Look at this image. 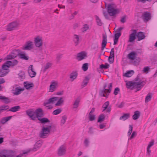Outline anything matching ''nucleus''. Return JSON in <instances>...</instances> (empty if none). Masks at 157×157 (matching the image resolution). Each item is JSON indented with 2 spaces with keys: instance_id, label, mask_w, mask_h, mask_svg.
I'll use <instances>...</instances> for the list:
<instances>
[{
  "instance_id": "nucleus-33",
  "label": "nucleus",
  "mask_w": 157,
  "mask_h": 157,
  "mask_svg": "<svg viewBox=\"0 0 157 157\" xmlns=\"http://www.w3.org/2000/svg\"><path fill=\"white\" fill-rule=\"evenodd\" d=\"M52 63L50 62H48L44 66L43 69L44 72H45L48 69L51 67Z\"/></svg>"
},
{
  "instance_id": "nucleus-39",
  "label": "nucleus",
  "mask_w": 157,
  "mask_h": 157,
  "mask_svg": "<svg viewBox=\"0 0 157 157\" xmlns=\"http://www.w3.org/2000/svg\"><path fill=\"white\" fill-rule=\"evenodd\" d=\"M39 120L42 123H48L50 122L48 119L46 118H39Z\"/></svg>"
},
{
  "instance_id": "nucleus-35",
  "label": "nucleus",
  "mask_w": 157,
  "mask_h": 157,
  "mask_svg": "<svg viewBox=\"0 0 157 157\" xmlns=\"http://www.w3.org/2000/svg\"><path fill=\"white\" fill-rule=\"evenodd\" d=\"M12 116H9L8 117H6L2 118L1 120V122L2 124H5L7 121L10 120L12 118Z\"/></svg>"
},
{
  "instance_id": "nucleus-23",
  "label": "nucleus",
  "mask_w": 157,
  "mask_h": 157,
  "mask_svg": "<svg viewBox=\"0 0 157 157\" xmlns=\"http://www.w3.org/2000/svg\"><path fill=\"white\" fill-rule=\"evenodd\" d=\"M64 100L63 97L59 98L58 99L55 104L56 106H59L62 105L64 102Z\"/></svg>"
},
{
  "instance_id": "nucleus-10",
  "label": "nucleus",
  "mask_w": 157,
  "mask_h": 157,
  "mask_svg": "<svg viewBox=\"0 0 157 157\" xmlns=\"http://www.w3.org/2000/svg\"><path fill=\"white\" fill-rule=\"evenodd\" d=\"M28 72L29 76L31 78L35 77L36 75L33 65H31L28 67Z\"/></svg>"
},
{
  "instance_id": "nucleus-16",
  "label": "nucleus",
  "mask_w": 157,
  "mask_h": 157,
  "mask_svg": "<svg viewBox=\"0 0 157 157\" xmlns=\"http://www.w3.org/2000/svg\"><path fill=\"white\" fill-rule=\"evenodd\" d=\"M103 40L101 43V49L103 50L105 48L107 43V36L106 34H104L102 35Z\"/></svg>"
},
{
  "instance_id": "nucleus-43",
  "label": "nucleus",
  "mask_w": 157,
  "mask_h": 157,
  "mask_svg": "<svg viewBox=\"0 0 157 157\" xmlns=\"http://www.w3.org/2000/svg\"><path fill=\"white\" fill-rule=\"evenodd\" d=\"M88 68V63H85L83 64L82 67V69L84 71H86Z\"/></svg>"
},
{
  "instance_id": "nucleus-62",
  "label": "nucleus",
  "mask_w": 157,
  "mask_h": 157,
  "mask_svg": "<svg viewBox=\"0 0 157 157\" xmlns=\"http://www.w3.org/2000/svg\"><path fill=\"white\" fill-rule=\"evenodd\" d=\"M151 153V150H150V148L147 147V155H150Z\"/></svg>"
},
{
  "instance_id": "nucleus-42",
  "label": "nucleus",
  "mask_w": 157,
  "mask_h": 157,
  "mask_svg": "<svg viewBox=\"0 0 157 157\" xmlns=\"http://www.w3.org/2000/svg\"><path fill=\"white\" fill-rule=\"evenodd\" d=\"M16 56V55H14L12 53L11 54H9L8 55L6 58V59H13Z\"/></svg>"
},
{
  "instance_id": "nucleus-56",
  "label": "nucleus",
  "mask_w": 157,
  "mask_h": 157,
  "mask_svg": "<svg viewBox=\"0 0 157 157\" xmlns=\"http://www.w3.org/2000/svg\"><path fill=\"white\" fill-rule=\"evenodd\" d=\"M136 135V132L134 131L132 133L131 136L130 137L129 139H132L134 138Z\"/></svg>"
},
{
  "instance_id": "nucleus-14",
  "label": "nucleus",
  "mask_w": 157,
  "mask_h": 157,
  "mask_svg": "<svg viewBox=\"0 0 157 157\" xmlns=\"http://www.w3.org/2000/svg\"><path fill=\"white\" fill-rule=\"evenodd\" d=\"M41 143L39 141L37 142L36 144L34 145V147H33V148L32 150H29L27 151H26L25 152H24L23 154H25L29 152H30L31 151H35L37 150L39 148L41 147Z\"/></svg>"
},
{
  "instance_id": "nucleus-9",
  "label": "nucleus",
  "mask_w": 157,
  "mask_h": 157,
  "mask_svg": "<svg viewBox=\"0 0 157 157\" xmlns=\"http://www.w3.org/2000/svg\"><path fill=\"white\" fill-rule=\"evenodd\" d=\"M66 151V147L62 145L59 147L58 149L57 154L59 156H62L65 155Z\"/></svg>"
},
{
  "instance_id": "nucleus-21",
  "label": "nucleus",
  "mask_w": 157,
  "mask_h": 157,
  "mask_svg": "<svg viewBox=\"0 0 157 157\" xmlns=\"http://www.w3.org/2000/svg\"><path fill=\"white\" fill-rule=\"evenodd\" d=\"M136 33V31L134 30H133V32L129 35V42H132L135 39Z\"/></svg>"
},
{
  "instance_id": "nucleus-52",
  "label": "nucleus",
  "mask_w": 157,
  "mask_h": 157,
  "mask_svg": "<svg viewBox=\"0 0 157 157\" xmlns=\"http://www.w3.org/2000/svg\"><path fill=\"white\" fill-rule=\"evenodd\" d=\"M7 66L10 68V67H12L11 65V61H8L4 63Z\"/></svg>"
},
{
  "instance_id": "nucleus-22",
  "label": "nucleus",
  "mask_w": 157,
  "mask_h": 157,
  "mask_svg": "<svg viewBox=\"0 0 157 157\" xmlns=\"http://www.w3.org/2000/svg\"><path fill=\"white\" fill-rule=\"evenodd\" d=\"M78 75L77 71H74L71 73L70 75V80L72 82L77 77Z\"/></svg>"
},
{
  "instance_id": "nucleus-45",
  "label": "nucleus",
  "mask_w": 157,
  "mask_h": 157,
  "mask_svg": "<svg viewBox=\"0 0 157 157\" xmlns=\"http://www.w3.org/2000/svg\"><path fill=\"white\" fill-rule=\"evenodd\" d=\"M89 80V79L88 78H86L82 82V86L83 87L86 86Z\"/></svg>"
},
{
  "instance_id": "nucleus-8",
  "label": "nucleus",
  "mask_w": 157,
  "mask_h": 157,
  "mask_svg": "<svg viewBox=\"0 0 157 157\" xmlns=\"http://www.w3.org/2000/svg\"><path fill=\"white\" fill-rule=\"evenodd\" d=\"M58 82L57 81H52L50 84L49 91L53 92L56 90L58 86Z\"/></svg>"
},
{
  "instance_id": "nucleus-20",
  "label": "nucleus",
  "mask_w": 157,
  "mask_h": 157,
  "mask_svg": "<svg viewBox=\"0 0 157 157\" xmlns=\"http://www.w3.org/2000/svg\"><path fill=\"white\" fill-rule=\"evenodd\" d=\"M24 87L27 90L32 89L34 86L33 83L29 82H24Z\"/></svg>"
},
{
  "instance_id": "nucleus-7",
  "label": "nucleus",
  "mask_w": 157,
  "mask_h": 157,
  "mask_svg": "<svg viewBox=\"0 0 157 157\" xmlns=\"http://www.w3.org/2000/svg\"><path fill=\"white\" fill-rule=\"evenodd\" d=\"M34 45L33 42L31 40L27 41L25 44L22 47V49L24 50H29L33 49Z\"/></svg>"
},
{
  "instance_id": "nucleus-1",
  "label": "nucleus",
  "mask_w": 157,
  "mask_h": 157,
  "mask_svg": "<svg viewBox=\"0 0 157 157\" xmlns=\"http://www.w3.org/2000/svg\"><path fill=\"white\" fill-rule=\"evenodd\" d=\"M145 84L146 82L142 81L138 77H137L133 81H129L126 83L127 88L136 89V91L140 90Z\"/></svg>"
},
{
  "instance_id": "nucleus-51",
  "label": "nucleus",
  "mask_w": 157,
  "mask_h": 157,
  "mask_svg": "<svg viewBox=\"0 0 157 157\" xmlns=\"http://www.w3.org/2000/svg\"><path fill=\"white\" fill-rule=\"evenodd\" d=\"M9 107L7 105H3L0 107V110L2 111L6 110L8 109Z\"/></svg>"
},
{
  "instance_id": "nucleus-12",
  "label": "nucleus",
  "mask_w": 157,
  "mask_h": 157,
  "mask_svg": "<svg viewBox=\"0 0 157 157\" xmlns=\"http://www.w3.org/2000/svg\"><path fill=\"white\" fill-rule=\"evenodd\" d=\"M27 115L32 119L35 120L36 119L35 111L33 109H29L26 111Z\"/></svg>"
},
{
  "instance_id": "nucleus-60",
  "label": "nucleus",
  "mask_w": 157,
  "mask_h": 157,
  "mask_svg": "<svg viewBox=\"0 0 157 157\" xmlns=\"http://www.w3.org/2000/svg\"><path fill=\"white\" fill-rule=\"evenodd\" d=\"M3 101L6 103H7L10 102V100L8 98L5 97L4 99L3 100Z\"/></svg>"
},
{
  "instance_id": "nucleus-26",
  "label": "nucleus",
  "mask_w": 157,
  "mask_h": 157,
  "mask_svg": "<svg viewBox=\"0 0 157 157\" xmlns=\"http://www.w3.org/2000/svg\"><path fill=\"white\" fill-rule=\"evenodd\" d=\"M136 36L138 38V41H140L145 38L144 34L142 32H140L138 33L136 35Z\"/></svg>"
},
{
  "instance_id": "nucleus-44",
  "label": "nucleus",
  "mask_w": 157,
  "mask_h": 157,
  "mask_svg": "<svg viewBox=\"0 0 157 157\" xmlns=\"http://www.w3.org/2000/svg\"><path fill=\"white\" fill-rule=\"evenodd\" d=\"M67 119V117L66 116H63L61 120V124L62 125L64 124L65 123Z\"/></svg>"
},
{
  "instance_id": "nucleus-36",
  "label": "nucleus",
  "mask_w": 157,
  "mask_h": 157,
  "mask_svg": "<svg viewBox=\"0 0 157 157\" xmlns=\"http://www.w3.org/2000/svg\"><path fill=\"white\" fill-rule=\"evenodd\" d=\"M130 114L129 113H126L123 115L122 116L120 117V119L123 121H125L129 118Z\"/></svg>"
},
{
  "instance_id": "nucleus-38",
  "label": "nucleus",
  "mask_w": 157,
  "mask_h": 157,
  "mask_svg": "<svg viewBox=\"0 0 157 157\" xmlns=\"http://www.w3.org/2000/svg\"><path fill=\"white\" fill-rule=\"evenodd\" d=\"M109 65L108 63H105L104 64H102L100 66V68L101 69H106L109 67Z\"/></svg>"
},
{
  "instance_id": "nucleus-55",
  "label": "nucleus",
  "mask_w": 157,
  "mask_h": 157,
  "mask_svg": "<svg viewBox=\"0 0 157 157\" xmlns=\"http://www.w3.org/2000/svg\"><path fill=\"white\" fill-rule=\"evenodd\" d=\"M149 69L150 68H149V67H145L143 69V71L144 73H147Z\"/></svg>"
},
{
  "instance_id": "nucleus-48",
  "label": "nucleus",
  "mask_w": 157,
  "mask_h": 157,
  "mask_svg": "<svg viewBox=\"0 0 157 157\" xmlns=\"http://www.w3.org/2000/svg\"><path fill=\"white\" fill-rule=\"evenodd\" d=\"M129 129L128 133V136H129L130 135H131L133 129V127L132 126L130 125H129Z\"/></svg>"
},
{
  "instance_id": "nucleus-4",
  "label": "nucleus",
  "mask_w": 157,
  "mask_h": 157,
  "mask_svg": "<svg viewBox=\"0 0 157 157\" xmlns=\"http://www.w3.org/2000/svg\"><path fill=\"white\" fill-rule=\"evenodd\" d=\"M14 152L11 150H4L0 152V157H13Z\"/></svg>"
},
{
  "instance_id": "nucleus-49",
  "label": "nucleus",
  "mask_w": 157,
  "mask_h": 157,
  "mask_svg": "<svg viewBox=\"0 0 157 157\" xmlns=\"http://www.w3.org/2000/svg\"><path fill=\"white\" fill-rule=\"evenodd\" d=\"M151 99V96L150 94H148L146 96L145 98L146 102H148Z\"/></svg>"
},
{
  "instance_id": "nucleus-2",
  "label": "nucleus",
  "mask_w": 157,
  "mask_h": 157,
  "mask_svg": "<svg viewBox=\"0 0 157 157\" xmlns=\"http://www.w3.org/2000/svg\"><path fill=\"white\" fill-rule=\"evenodd\" d=\"M34 43L36 47L40 48L42 47L43 44V40L42 36L38 35L34 38Z\"/></svg>"
},
{
  "instance_id": "nucleus-29",
  "label": "nucleus",
  "mask_w": 157,
  "mask_h": 157,
  "mask_svg": "<svg viewBox=\"0 0 157 157\" xmlns=\"http://www.w3.org/2000/svg\"><path fill=\"white\" fill-rule=\"evenodd\" d=\"M140 113L138 111H136L134 112V114L132 116V119L134 120L138 119L140 117Z\"/></svg>"
},
{
  "instance_id": "nucleus-25",
  "label": "nucleus",
  "mask_w": 157,
  "mask_h": 157,
  "mask_svg": "<svg viewBox=\"0 0 157 157\" xmlns=\"http://www.w3.org/2000/svg\"><path fill=\"white\" fill-rule=\"evenodd\" d=\"M136 53L134 52H131L128 55V58L132 60L134 59L136 56Z\"/></svg>"
},
{
  "instance_id": "nucleus-17",
  "label": "nucleus",
  "mask_w": 157,
  "mask_h": 157,
  "mask_svg": "<svg viewBox=\"0 0 157 157\" xmlns=\"http://www.w3.org/2000/svg\"><path fill=\"white\" fill-rule=\"evenodd\" d=\"M35 113L36 118H37L38 120L39 118H40V117L43 115L42 109L41 108H39L36 109L35 110Z\"/></svg>"
},
{
  "instance_id": "nucleus-50",
  "label": "nucleus",
  "mask_w": 157,
  "mask_h": 157,
  "mask_svg": "<svg viewBox=\"0 0 157 157\" xmlns=\"http://www.w3.org/2000/svg\"><path fill=\"white\" fill-rule=\"evenodd\" d=\"M2 68H3L4 70H6V71H7L8 72H9L10 71L9 70V68L6 65H5L4 64L2 66Z\"/></svg>"
},
{
  "instance_id": "nucleus-32",
  "label": "nucleus",
  "mask_w": 157,
  "mask_h": 157,
  "mask_svg": "<svg viewBox=\"0 0 157 157\" xmlns=\"http://www.w3.org/2000/svg\"><path fill=\"white\" fill-rule=\"evenodd\" d=\"M20 109V106H17L12 107L9 109V110L13 112H15L19 111Z\"/></svg>"
},
{
  "instance_id": "nucleus-46",
  "label": "nucleus",
  "mask_w": 157,
  "mask_h": 157,
  "mask_svg": "<svg viewBox=\"0 0 157 157\" xmlns=\"http://www.w3.org/2000/svg\"><path fill=\"white\" fill-rule=\"evenodd\" d=\"M62 111V110L60 109H56L53 111V114L54 115H57L59 114Z\"/></svg>"
},
{
  "instance_id": "nucleus-63",
  "label": "nucleus",
  "mask_w": 157,
  "mask_h": 157,
  "mask_svg": "<svg viewBox=\"0 0 157 157\" xmlns=\"http://www.w3.org/2000/svg\"><path fill=\"white\" fill-rule=\"evenodd\" d=\"M44 106H46V107L47 108V109H52L53 108V106L50 105H46Z\"/></svg>"
},
{
  "instance_id": "nucleus-57",
  "label": "nucleus",
  "mask_w": 157,
  "mask_h": 157,
  "mask_svg": "<svg viewBox=\"0 0 157 157\" xmlns=\"http://www.w3.org/2000/svg\"><path fill=\"white\" fill-rule=\"evenodd\" d=\"M154 141L153 140H152L149 143V144L147 146V147L151 148L152 146L154 144Z\"/></svg>"
},
{
  "instance_id": "nucleus-31",
  "label": "nucleus",
  "mask_w": 157,
  "mask_h": 157,
  "mask_svg": "<svg viewBox=\"0 0 157 157\" xmlns=\"http://www.w3.org/2000/svg\"><path fill=\"white\" fill-rule=\"evenodd\" d=\"M80 101V98H78L76 99L73 104V108L74 109L77 108L78 107Z\"/></svg>"
},
{
  "instance_id": "nucleus-11",
  "label": "nucleus",
  "mask_w": 157,
  "mask_h": 157,
  "mask_svg": "<svg viewBox=\"0 0 157 157\" xmlns=\"http://www.w3.org/2000/svg\"><path fill=\"white\" fill-rule=\"evenodd\" d=\"M58 97H54L51 98L45 101L44 103V105H46L50 104H55L58 99Z\"/></svg>"
},
{
  "instance_id": "nucleus-30",
  "label": "nucleus",
  "mask_w": 157,
  "mask_h": 157,
  "mask_svg": "<svg viewBox=\"0 0 157 157\" xmlns=\"http://www.w3.org/2000/svg\"><path fill=\"white\" fill-rule=\"evenodd\" d=\"M19 56L21 59L25 60H27L29 59V57L25 53H20Z\"/></svg>"
},
{
  "instance_id": "nucleus-54",
  "label": "nucleus",
  "mask_w": 157,
  "mask_h": 157,
  "mask_svg": "<svg viewBox=\"0 0 157 157\" xmlns=\"http://www.w3.org/2000/svg\"><path fill=\"white\" fill-rule=\"evenodd\" d=\"M11 62L12 67L16 65L18 63V61L16 60H14L13 61H11Z\"/></svg>"
},
{
  "instance_id": "nucleus-58",
  "label": "nucleus",
  "mask_w": 157,
  "mask_h": 157,
  "mask_svg": "<svg viewBox=\"0 0 157 157\" xmlns=\"http://www.w3.org/2000/svg\"><path fill=\"white\" fill-rule=\"evenodd\" d=\"M89 140L87 139H86L84 141V144L86 146H88L89 144Z\"/></svg>"
},
{
  "instance_id": "nucleus-40",
  "label": "nucleus",
  "mask_w": 157,
  "mask_h": 157,
  "mask_svg": "<svg viewBox=\"0 0 157 157\" xmlns=\"http://www.w3.org/2000/svg\"><path fill=\"white\" fill-rule=\"evenodd\" d=\"M89 29V26L87 24H85L83 25V27L81 29V31L82 33H84L86 32Z\"/></svg>"
},
{
  "instance_id": "nucleus-28",
  "label": "nucleus",
  "mask_w": 157,
  "mask_h": 157,
  "mask_svg": "<svg viewBox=\"0 0 157 157\" xmlns=\"http://www.w3.org/2000/svg\"><path fill=\"white\" fill-rule=\"evenodd\" d=\"M134 73V71L133 70H131L127 71L126 73L124 74V75L126 77H130L133 75Z\"/></svg>"
},
{
  "instance_id": "nucleus-37",
  "label": "nucleus",
  "mask_w": 157,
  "mask_h": 157,
  "mask_svg": "<svg viewBox=\"0 0 157 157\" xmlns=\"http://www.w3.org/2000/svg\"><path fill=\"white\" fill-rule=\"evenodd\" d=\"M18 75L19 78L21 80L24 79L25 78V74L24 71H20Z\"/></svg>"
},
{
  "instance_id": "nucleus-3",
  "label": "nucleus",
  "mask_w": 157,
  "mask_h": 157,
  "mask_svg": "<svg viewBox=\"0 0 157 157\" xmlns=\"http://www.w3.org/2000/svg\"><path fill=\"white\" fill-rule=\"evenodd\" d=\"M107 8L108 12L111 16H114L119 12V10L116 8V6L113 4L108 5Z\"/></svg>"
},
{
  "instance_id": "nucleus-47",
  "label": "nucleus",
  "mask_w": 157,
  "mask_h": 157,
  "mask_svg": "<svg viewBox=\"0 0 157 157\" xmlns=\"http://www.w3.org/2000/svg\"><path fill=\"white\" fill-rule=\"evenodd\" d=\"M89 119L90 121H93L95 120V116L92 113H89Z\"/></svg>"
},
{
  "instance_id": "nucleus-5",
  "label": "nucleus",
  "mask_w": 157,
  "mask_h": 157,
  "mask_svg": "<svg viewBox=\"0 0 157 157\" xmlns=\"http://www.w3.org/2000/svg\"><path fill=\"white\" fill-rule=\"evenodd\" d=\"M51 127L50 126L48 127H43L42 131L40 134V137L42 138H45L50 133Z\"/></svg>"
},
{
  "instance_id": "nucleus-15",
  "label": "nucleus",
  "mask_w": 157,
  "mask_h": 157,
  "mask_svg": "<svg viewBox=\"0 0 157 157\" xmlns=\"http://www.w3.org/2000/svg\"><path fill=\"white\" fill-rule=\"evenodd\" d=\"M86 56V53L85 52H83L78 54L77 58L78 60L81 61L84 59Z\"/></svg>"
},
{
  "instance_id": "nucleus-41",
  "label": "nucleus",
  "mask_w": 157,
  "mask_h": 157,
  "mask_svg": "<svg viewBox=\"0 0 157 157\" xmlns=\"http://www.w3.org/2000/svg\"><path fill=\"white\" fill-rule=\"evenodd\" d=\"M105 116L104 114H101L99 116L98 120V122H101L105 118Z\"/></svg>"
},
{
  "instance_id": "nucleus-13",
  "label": "nucleus",
  "mask_w": 157,
  "mask_h": 157,
  "mask_svg": "<svg viewBox=\"0 0 157 157\" xmlns=\"http://www.w3.org/2000/svg\"><path fill=\"white\" fill-rule=\"evenodd\" d=\"M112 84L110 83L109 86H108V88L109 89H106L107 87L106 86H104L105 90L101 92V94L102 95V96L103 97H106L107 94H108L110 92L111 90V89L112 88Z\"/></svg>"
},
{
  "instance_id": "nucleus-18",
  "label": "nucleus",
  "mask_w": 157,
  "mask_h": 157,
  "mask_svg": "<svg viewBox=\"0 0 157 157\" xmlns=\"http://www.w3.org/2000/svg\"><path fill=\"white\" fill-rule=\"evenodd\" d=\"M24 89L20 87H17L13 90V93L14 95H18L21 93V92Z\"/></svg>"
},
{
  "instance_id": "nucleus-61",
  "label": "nucleus",
  "mask_w": 157,
  "mask_h": 157,
  "mask_svg": "<svg viewBox=\"0 0 157 157\" xmlns=\"http://www.w3.org/2000/svg\"><path fill=\"white\" fill-rule=\"evenodd\" d=\"M78 13V11H75V12H74V13H73L71 14V18L73 19L75 16V15H77Z\"/></svg>"
},
{
  "instance_id": "nucleus-59",
  "label": "nucleus",
  "mask_w": 157,
  "mask_h": 157,
  "mask_svg": "<svg viewBox=\"0 0 157 157\" xmlns=\"http://www.w3.org/2000/svg\"><path fill=\"white\" fill-rule=\"evenodd\" d=\"M119 91H120L119 89L117 87L116 88H115V89L114 90V94L115 95H116L118 94V92H119Z\"/></svg>"
},
{
  "instance_id": "nucleus-64",
  "label": "nucleus",
  "mask_w": 157,
  "mask_h": 157,
  "mask_svg": "<svg viewBox=\"0 0 157 157\" xmlns=\"http://www.w3.org/2000/svg\"><path fill=\"white\" fill-rule=\"evenodd\" d=\"M118 40V39L114 38L113 44L114 45L116 44L117 43Z\"/></svg>"
},
{
  "instance_id": "nucleus-53",
  "label": "nucleus",
  "mask_w": 157,
  "mask_h": 157,
  "mask_svg": "<svg viewBox=\"0 0 157 157\" xmlns=\"http://www.w3.org/2000/svg\"><path fill=\"white\" fill-rule=\"evenodd\" d=\"M121 33L119 32L115 33L114 35V38L117 39H118L119 37L121 35Z\"/></svg>"
},
{
  "instance_id": "nucleus-24",
  "label": "nucleus",
  "mask_w": 157,
  "mask_h": 157,
  "mask_svg": "<svg viewBox=\"0 0 157 157\" xmlns=\"http://www.w3.org/2000/svg\"><path fill=\"white\" fill-rule=\"evenodd\" d=\"M109 103L108 101H107L104 103L103 105V111L106 110L108 112H109L110 111V108L109 107Z\"/></svg>"
},
{
  "instance_id": "nucleus-19",
  "label": "nucleus",
  "mask_w": 157,
  "mask_h": 157,
  "mask_svg": "<svg viewBox=\"0 0 157 157\" xmlns=\"http://www.w3.org/2000/svg\"><path fill=\"white\" fill-rule=\"evenodd\" d=\"M73 40L75 45H77L80 42V36L77 35H74L73 37Z\"/></svg>"
},
{
  "instance_id": "nucleus-6",
  "label": "nucleus",
  "mask_w": 157,
  "mask_h": 157,
  "mask_svg": "<svg viewBox=\"0 0 157 157\" xmlns=\"http://www.w3.org/2000/svg\"><path fill=\"white\" fill-rule=\"evenodd\" d=\"M19 24L17 21H14L8 24L6 27V29L8 31H11L16 29Z\"/></svg>"
},
{
  "instance_id": "nucleus-27",
  "label": "nucleus",
  "mask_w": 157,
  "mask_h": 157,
  "mask_svg": "<svg viewBox=\"0 0 157 157\" xmlns=\"http://www.w3.org/2000/svg\"><path fill=\"white\" fill-rule=\"evenodd\" d=\"M142 16L143 18L146 20H149L151 18V14L148 12L144 13L143 14Z\"/></svg>"
},
{
  "instance_id": "nucleus-34",
  "label": "nucleus",
  "mask_w": 157,
  "mask_h": 157,
  "mask_svg": "<svg viewBox=\"0 0 157 157\" xmlns=\"http://www.w3.org/2000/svg\"><path fill=\"white\" fill-rule=\"evenodd\" d=\"M8 72L2 68L0 69V77H2L6 75Z\"/></svg>"
}]
</instances>
